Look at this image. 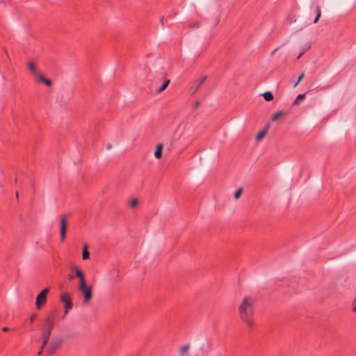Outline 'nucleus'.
I'll list each match as a JSON object with an SVG mask.
<instances>
[{
  "label": "nucleus",
  "mask_w": 356,
  "mask_h": 356,
  "mask_svg": "<svg viewBox=\"0 0 356 356\" xmlns=\"http://www.w3.org/2000/svg\"><path fill=\"white\" fill-rule=\"evenodd\" d=\"M254 300L253 298L245 296L238 307L239 318L249 327H253L254 325Z\"/></svg>",
  "instance_id": "obj_1"
},
{
  "label": "nucleus",
  "mask_w": 356,
  "mask_h": 356,
  "mask_svg": "<svg viewBox=\"0 0 356 356\" xmlns=\"http://www.w3.org/2000/svg\"><path fill=\"white\" fill-rule=\"evenodd\" d=\"M63 339L60 337H55L48 342L46 339V355H53L61 347Z\"/></svg>",
  "instance_id": "obj_2"
},
{
  "label": "nucleus",
  "mask_w": 356,
  "mask_h": 356,
  "mask_svg": "<svg viewBox=\"0 0 356 356\" xmlns=\"http://www.w3.org/2000/svg\"><path fill=\"white\" fill-rule=\"evenodd\" d=\"M28 68L31 73L33 77L38 82L44 83V76L38 69V67L35 62L29 61L28 63Z\"/></svg>",
  "instance_id": "obj_3"
},
{
  "label": "nucleus",
  "mask_w": 356,
  "mask_h": 356,
  "mask_svg": "<svg viewBox=\"0 0 356 356\" xmlns=\"http://www.w3.org/2000/svg\"><path fill=\"white\" fill-rule=\"evenodd\" d=\"M78 290L83 295L85 304H88L92 298V289L91 287H88L86 285V282L82 284H79Z\"/></svg>",
  "instance_id": "obj_4"
},
{
  "label": "nucleus",
  "mask_w": 356,
  "mask_h": 356,
  "mask_svg": "<svg viewBox=\"0 0 356 356\" xmlns=\"http://www.w3.org/2000/svg\"><path fill=\"white\" fill-rule=\"evenodd\" d=\"M60 300L65 305V312L64 316H63V318H64L65 316L72 308L73 305L69 293H63V294L60 296Z\"/></svg>",
  "instance_id": "obj_5"
},
{
  "label": "nucleus",
  "mask_w": 356,
  "mask_h": 356,
  "mask_svg": "<svg viewBox=\"0 0 356 356\" xmlns=\"http://www.w3.org/2000/svg\"><path fill=\"white\" fill-rule=\"evenodd\" d=\"M70 216V214H65L61 216L60 218V241L62 242H64L65 240V235H66V229H67V218Z\"/></svg>",
  "instance_id": "obj_6"
},
{
  "label": "nucleus",
  "mask_w": 356,
  "mask_h": 356,
  "mask_svg": "<svg viewBox=\"0 0 356 356\" xmlns=\"http://www.w3.org/2000/svg\"><path fill=\"white\" fill-rule=\"evenodd\" d=\"M72 269L75 273V275L79 279V284L83 285L86 280L83 271L76 266H74Z\"/></svg>",
  "instance_id": "obj_7"
},
{
  "label": "nucleus",
  "mask_w": 356,
  "mask_h": 356,
  "mask_svg": "<svg viewBox=\"0 0 356 356\" xmlns=\"http://www.w3.org/2000/svg\"><path fill=\"white\" fill-rule=\"evenodd\" d=\"M190 350L191 345L189 343L184 344L179 348L177 356H190Z\"/></svg>",
  "instance_id": "obj_8"
},
{
  "label": "nucleus",
  "mask_w": 356,
  "mask_h": 356,
  "mask_svg": "<svg viewBox=\"0 0 356 356\" xmlns=\"http://www.w3.org/2000/svg\"><path fill=\"white\" fill-rule=\"evenodd\" d=\"M44 305V289H42L36 298L37 309H40Z\"/></svg>",
  "instance_id": "obj_9"
},
{
  "label": "nucleus",
  "mask_w": 356,
  "mask_h": 356,
  "mask_svg": "<svg viewBox=\"0 0 356 356\" xmlns=\"http://www.w3.org/2000/svg\"><path fill=\"white\" fill-rule=\"evenodd\" d=\"M268 129L269 126L267 125L264 129L259 131L256 136V140L259 141L263 139L266 136Z\"/></svg>",
  "instance_id": "obj_10"
},
{
  "label": "nucleus",
  "mask_w": 356,
  "mask_h": 356,
  "mask_svg": "<svg viewBox=\"0 0 356 356\" xmlns=\"http://www.w3.org/2000/svg\"><path fill=\"white\" fill-rule=\"evenodd\" d=\"M312 47L311 42H308L301 47L300 52L297 58H300L306 51H307Z\"/></svg>",
  "instance_id": "obj_11"
},
{
  "label": "nucleus",
  "mask_w": 356,
  "mask_h": 356,
  "mask_svg": "<svg viewBox=\"0 0 356 356\" xmlns=\"http://www.w3.org/2000/svg\"><path fill=\"white\" fill-rule=\"evenodd\" d=\"M162 149H163V146H162L161 144H159L156 146V149L155 152H154V156H155V157L156 159H160L161 157Z\"/></svg>",
  "instance_id": "obj_12"
},
{
  "label": "nucleus",
  "mask_w": 356,
  "mask_h": 356,
  "mask_svg": "<svg viewBox=\"0 0 356 356\" xmlns=\"http://www.w3.org/2000/svg\"><path fill=\"white\" fill-rule=\"evenodd\" d=\"M260 96L264 97L265 100L268 101V102L273 99V95L270 91H268V92H264L263 94H261Z\"/></svg>",
  "instance_id": "obj_13"
},
{
  "label": "nucleus",
  "mask_w": 356,
  "mask_h": 356,
  "mask_svg": "<svg viewBox=\"0 0 356 356\" xmlns=\"http://www.w3.org/2000/svg\"><path fill=\"white\" fill-rule=\"evenodd\" d=\"M206 79H207V76H204L202 78H201L200 80H197V81H195V89H200L202 87V84L206 81Z\"/></svg>",
  "instance_id": "obj_14"
},
{
  "label": "nucleus",
  "mask_w": 356,
  "mask_h": 356,
  "mask_svg": "<svg viewBox=\"0 0 356 356\" xmlns=\"http://www.w3.org/2000/svg\"><path fill=\"white\" fill-rule=\"evenodd\" d=\"M90 257V253L88 250V245L86 244L83 246V250L82 252V258L83 259L86 260L88 259Z\"/></svg>",
  "instance_id": "obj_15"
},
{
  "label": "nucleus",
  "mask_w": 356,
  "mask_h": 356,
  "mask_svg": "<svg viewBox=\"0 0 356 356\" xmlns=\"http://www.w3.org/2000/svg\"><path fill=\"white\" fill-rule=\"evenodd\" d=\"M316 17L314 20V23L316 24L318 22L319 18L321 17V6H317L316 8Z\"/></svg>",
  "instance_id": "obj_16"
},
{
  "label": "nucleus",
  "mask_w": 356,
  "mask_h": 356,
  "mask_svg": "<svg viewBox=\"0 0 356 356\" xmlns=\"http://www.w3.org/2000/svg\"><path fill=\"white\" fill-rule=\"evenodd\" d=\"M202 349L204 353H208L209 352H210L211 350V342L207 341L205 346H202Z\"/></svg>",
  "instance_id": "obj_17"
},
{
  "label": "nucleus",
  "mask_w": 356,
  "mask_h": 356,
  "mask_svg": "<svg viewBox=\"0 0 356 356\" xmlns=\"http://www.w3.org/2000/svg\"><path fill=\"white\" fill-rule=\"evenodd\" d=\"M283 115H284L283 111H279L275 113L273 115L271 119H272L273 121H275V120H277L279 118H280Z\"/></svg>",
  "instance_id": "obj_18"
},
{
  "label": "nucleus",
  "mask_w": 356,
  "mask_h": 356,
  "mask_svg": "<svg viewBox=\"0 0 356 356\" xmlns=\"http://www.w3.org/2000/svg\"><path fill=\"white\" fill-rule=\"evenodd\" d=\"M305 97V94H302V95H298V97H296V99L294 100V102L293 104L295 105H298L300 104V102L301 100H302Z\"/></svg>",
  "instance_id": "obj_19"
},
{
  "label": "nucleus",
  "mask_w": 356,
  "mask_h": 356,
  "mask_svg": "<svg viewBox=\"0 0 356 356\" xmlns=\"http://www.w3.org/2000/svg\"><path fill=\"white\" fill-rule=\"evenodd\" d=\"M45 323H46V328L47 327H52L54 326V321L51 318H46Z\"/></svg>",
  "instance_id": "obj_20"
},
{
  "label": "nucleus",
  "mask_w": 356,
  "mask_h": 356,
  "mask_svg": "<svg viewBox=\"0 0 356 356\" xmlns=\"http://www.w3.org/2000/svg\"><path fill=\"white\" fill-rule=\"evenodd\" d=\"M170 83V80L169 79H165L164 81V82L158 87L157 89H166V88L168 86Z\"/></svg>",
  "instance_id": "obj_21"
},
{
  "label": "nucleus",
  "mask_w": 356,
  "mask_h": 356,
  "mask_svg": "<svg viewBox=\"0 0 356 356\" xmlns=\"http://www.w3.org/2000/svg\"><path fill=\"white\" fill-rule=\"evenodd\" d=\"M138 202V200L136 198H134L129 202V205L130 207L134 208L137 206Z\"/></svg>",
  "instance_id": "obj_22"
},
{
  "label": "nucleus",
  "mask_w": 356,
  "mask_h": 356,
  "mask_svg": "<svg viewBox=\"0 0 356 356\" xmlns=\"http://www.w3.org/2000/svg\"><path fill=\"white\" fill-rule=\"evenodd\" d=\"M242 193H243V188H238L234 193V197L236 199H238L241 196Z\"/></svg>",
  "instance_id": "obj_23"
},
{
  "label": "nucleus",
  "mask_w": 356,
  "mask_h": 356,
  "mask_svg": "<svg viewBox=\"0 0 356 356\" xmlns=\"http://www.w3.org/2000/svg\"><path fill=\"white\" fill-rule=\"evenodd\" d=\"M37 318V315L36 314H32L30 316H29V321L30 322H33Z\"/></svg>",
  "instance_id": "obj_24"
},
{
  "label": "nucleus",
  "mask_w": 356,
  "mask_h": 356,
  "mask_svg": "<svg viewBox=\"0 0 356 356\" xmlns=\"http://www.w3.org/2000/svg\"><path fill=\"white\" fill-rule=\"evenodd\" d=\"M51 81L46 79V87H51Z\"/></svg>",
  "instance_id": "obj_25"
},
{
  "label": "nucleus",
  "mask_w": 356,
  "mask_h": 356,
  "mask_svg": "<svg viewBox=\"0 0 356 356\" xmlns=\"http://www.w3.org/2000/svg\"><path fill=\"white\" fill-rule=\"evenodd\" d=\"M303 76H304V74H302L299 76L298 80L295 83V84H294L293 87H296V86L298 85V83H299V81L302 79Z\"/></svg>",
  "instance_id": "obj_26"
},
{
  "label": "nucleus",
  "mask_w": 356,
  "mask_h": 356,
  "mask_svg": "<svg viewBox=\"0 0 356 356\" xmlns=\"http://www.w3.org/2000/svg\"><path fill=\"white\" fill-rule=\"evenodd\" d=\"M44 348V341H43L42 344V346H41V350L38 352V355H41L42 353V350Z\"/></svg>",
  "instance_id": "obj_27"
},
{
  "label": "nucleus",
  "mask_w": 356,
  "mask_h": 356,
  "mask_svg": "<svg viewBox=\"0 0 356 356\" xmlns=\"http://www.w3.org/2000/svg\"><path fill=\"white\" fill-rule=\"evenodd\" d=\"M200 102L199 101H197V102L195 103V105H194L195 108H197L199 106V105H200Z\"/></svg>",
  "instance_id": "obj_28"
},
{
  "label": "nucleus",
  "mask_w": 356,
  "mask_h": 356,
  "mask_svg": "<svg viewBox=\"0 0 356 356\" xmlns=\"http://www.w3.org/2000/svg\"><path fill=\"white\" fill-rule=\"evenodd\" d=\"M353 311L356 312V298L353 303Z\"/></svg>",
  "instance_id": "obj_29"
},
{
  "label": "nucleus",
  "mask_w": 356,
  "mask_h": 356,
  "mask_svg": "<svg viewBox=\"0 0 356 356\" xmlns=\"http://www.w3.org/2000/svg\"><path fill=\"white\" fill-rule=\"evenodd\" d=\"M2 330H3V331L6 332L8 330V327H4Z\"/></svg>",
  "instance_id": "obj_30"
},
{
  "label": "nucleus",
  "mask_w": 356,
  "mask_h": 356,
  "mask_svg": "<svg viewBox=\"0 0 356 356\" xmlns=\"http://www.w3.org/2000/svg\"><path fill=\"white\" fill-rule=\"evenodd\" d=\"M163 20H164V17H162L161 18V23L162 25H163Z\"/></svg>",
  "instance_id": "obj_31"
},
{
  "label": "nucleus",
  "mask_w": 356,
  "mask_h": 356,
  "mask_svg": "<svg viewBox=\"0 0 356 356\" xmlns=\"http://www.w3.org/2000/svg\"><path fill=\"white\" fill-rule=\"evenodd\" d=\"M69 279L71 280L74 279V276L72 275H69Z\"/></svg>",
  "instance_id": "obj_32"
},
{
  "label": "nucleus",
  "mask_w": 356,
  "mask_h": 356,
  "mask_svg": "<svg viewBox=\"0 0 356 356\" xmlns=\"http://www.w3.org/2000/svg\"><path fill=\"white\" fill-rule=\"evenodd\" d=\"M277 49H278V48H276L275 49H274V51L272 52V54H274Z\"/></svg>",
  "instance_id": "obj_33"
},
{
  "label": "nucleus",
  "mask_w": 356,
  "mask_h": 356,
  "mask_svg": "<svg viewBox=\"0 0 356 356\" xmlns=\"http://www.w3.org/2000/svg\"><path fill=\"white\" fill-rule=\"evenodd\" d=\"M15 196L18 197V192H16Z\"/></svg>",
  "instance_id": "obj_34"
}]
</instances>
